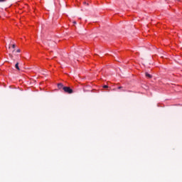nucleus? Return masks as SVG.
I'll list each match as a JSON object with an SVG mask.
<instances>
[{"instance_id": "1", "label": "nucleus", "mask_w": 182, "mask_h": 182, "mask_svg": "<svg viewBox=\"0 0 182 182\" xmlns=\"http://www.w3.org/2000/svg\"><path fill=\"white\" fill-rule=\"evenodd\" d=\"M63 91L68 95H72V93H73V90H72L70 87H63Z\"/></svg>"}, {"instance_id": "2", "label": "nucleus", "mask_w": 182, "mask_h": 182, "mask_svg": "<svg viewBox=\"0 0 182 182\" xmlns=\"http://www.w3.org/2000/svg\"><path fill=\"white\" fill-rule=\"evenodd\" d=\"M58 89H63V87H65V86H63V84L59 83V84H58Z\"/></svg>"}, {"instance_id": "3", "label": "nucleus", "mask_w": 182, "mask_h": 182, "mask_svg": "<svg viewBox=\"0 0 182 182\" xmlns=\"http://www.w3.org/2000/svg\"><path fill=\"white\" fill-rule=\"evenodd\" d=\"M15 68L16 69H17V70H21V68H19V63H16V64L15 65Z\"/></svg>"}, {"instance_id": "4", "label": "nucleus", "mask_w": 182, "mask_h": 182, "mask_svg": "<svg viewBox=\"0 0 182 182\" xmlns=\"http://www.w3.org/2000/svg\"><path fill=\"white\" fill-rule=\"evenodd\" d=\"M145 75L146 76V77H149V79H151L152 77L151 75L149 74L148 73H146Z\"/></svg>"}, {"instance_id": "5", "label": "nucleus", "mask_w": 182, "mask_h": 182, "mask_svg": "<svg viewBox=\"0 0 182 182\" xmlns=\"http://www.w3.org/2000/svg\"><path fill=\"white\" fill-rule=\"evenodd\" d=\"M12 48H13V49H15V48H16V46L15 44H13Z\"/></svg>"}, {"instance_id": "6", "label": "nucleus", "mask_w": 182, "mask_h": 182, "mask_svg": "<svg viewBox=\"0 0 182 182\" xmlns=\"http://www.w3.org/2000/svg\"><path fill=\"white\" fill-rule=\"evenodd\" d=\"M103 87H104V89H107V87H109V86H107V85H104Z\"/></svg>"}, {"instance_id": "7", "label": "nucleus", "mask_w": 182, "mask_h": 182, "mask_svg": "<svg viewBox=\"0 0 182 182\" xmlns=\"http://www.w3.org/2000/svg\"><path fill=\"white\" fill-rule=\"evenodd\" d=\"M16 52H17V53H20L21 49H18V50H16Z\"/></svg>"}, {"instance_id": "8", "label": "nucleus", "mask_w": 182, "mask_h": 182, "mask_svg": "<svg viewBox=\"0 0 182 182\" xmlns=\"http://www.w3.org/2000/svg\"><path fill=\"white\" fill-rule=\"evenodd\" d=\"M6 0H0V2H6Z\"/></svg>"}, {"instance_id": "9", "label": "nucleus", "mask_w": 182, "mask_h": 182, "mask_svg": "<svg viewBox=\"0 0 182 182\" xmlns=\"http://www.w3.org/2000/svg\"><path fill=\"white\" fill-rule=\"evenodd\" d=\"M9 56H10V58H11V59H12V58H14V55H12L11 54H9Z\"/></svg>"}, {"instance_id": "10", "label": "nucleus", "mask_w": 182, "mask_h": 182, "mask_svg": "<svg viewBox=\"0 0 182 182\" xmlns=\"http://www.w3.org/2000/svg\"><path fill=\"white\" fill-rule=\"evenodd\" d=\"M123 87H119L118 89H122Z\"/></svg>"}, {"instance_id": "11", "label": "nucleus", "mask_w": 182, "mask_h": 182, "mask_svg": "<svg viewBox=\"0 0 182 182\" xmlns=\"http://www.w3.org/2000/svg\"><path fill=\"white\" fill-rule=\"evenodd\" d=\"M73 23H74V24H76V21H73Z\"/></svg>"}, {"instance_id": "12", "label": "nucleus", "mask_w": 182, "mask_h": 182, "mask_svg": "<svg viewBox=\"0 0 182 182\" xmlns=\"http://www.w3.org/2000/svg\"><path fill=\"white\" fill-rule=\"evenodd\" d=\"M176 1H178V2H180L181 0H176Z\"/></svg>"}]
</instances>
